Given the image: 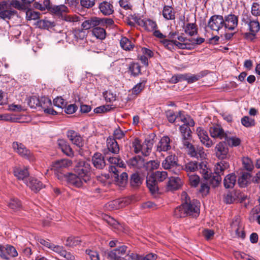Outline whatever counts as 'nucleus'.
<instances>
[{"instance_id": "nucleus-1", "label": "nucleus", "mask_w": 260, "mask_h": 260, "mask_svg": "<svg viewBox=\"0 0 260 260\" xmlns=\"http://www.w3.org/2000/svg\"><path fill=\"white\" fill-rule=\"evenodd\" d=\"M181 169L185 171L187 174L199 170L205 179L210 177L211 170L207 166L206 162H199L196 161H189L181 166Z\"/></svg>"}, {"instance_id": "nucleus-2", "label": "nucleus", "mask_w": 260, "mask_h": 260, "mask_svg": "<svg viewBox=\"0 0 260 260\" xmlns=\"http://www.w3.org/2000/svg\"><path fill=\"white\" fill-rule=\"evenodd\" d=\"M116 166L120 168H124L126 165L119 156H115V178H117V180H115V188L116 187L117 189L121 190L125 187L127 184L128 175L126 173L122 172L119 176V171L116 169Z\"/></svg>"}, {"instance_id": "nucleus-3", "label": "nucleus", "mask_w": 260, "mask_h": 260, "mask_svg": "<svg viewBox=\"0 0 260 260\" xmlns=\"http://www.w3.org/2000/svg\"><path fill=\"white\" fill-rule=\"evenodd\" d=\"M91 167L90 164L84 160L79 161L74 167V172L83 179L84 182L90 180V171Z\"/></svg>"}, {"instance_id": "nucleus-4", "label": "nucleus", "mask_w": 260, "mask_h": 260, "mask_svg": "<svg viewBox=\"0 0 260 260\" xmlns=\"http://www.w3.org/2000/svg\"><path fill=\"white\" fill-rule=\"evenodd\" d=\"M72 165V161L69 159H61L55 161L51 166V169L53 170L56 176L59 179H61L64 177L61 172L63 169L67 168Z\"/></svg>"}, {"instance_id": "nucleus-5", "label": "nucleus", "mask_w": 260, "mask_h": 260, "mask_svg": "<svg viewBox=\"0 0 260 260\" xmlns=\"http://www.w3.org/2000/svg\"><path fill=\"white\" fill-rule=\"evenodd\" d=\"M223 26V17L219 15L212 16L207 24V27L211 30L217 32Z\"/></svg>"}, {"instance_id": "nucleus-6", "label": "nucleus", "mask_w": 260, "mask_h": 260, "mask_svg": "<svg viewBox=\"0 0 260 260\" xmlns=\"http://www.w3.org/2000/svg\"><path fill=\"white\" fill-rule=\"evenodd\" d=\"M181 120L184 122V124L180 126V131L182 136L184 138H190L191 137V131L189 126H193L194 124L193 120L190 117L181 118Z\"/></svg>"}, {"instance_id": "nucleus-7", "label": "nucleus", "mask_w": 260, "mask_h": 260, "mask_svg": "<svg viewBox=\"0 0 260 260\" xmlns=\"http://www.w3.org/2000/svg\"><path fill=\"white\" fill-rule=\"evenodd\" d=\"M188 215L197 217L200 214V203L197 200L193 199L186 204H183Z\"/></svg>"}, {"instance_id": "nucleus-8", "label": "nucleus", "mask_w": 260, "mask_h": 260, "mask_svg": "<svg viewBox=\"0 0 260 260\" xmlns=\"http://www.w3.org/2000/svg\"><path fill=\"white\" fill-rule=\"evenodd\" d=\"M13 148L19 155L29 159L34 160V157L31 151L28 149L23 144L17 142H13Z\"/></svg>"}, {"instance_id": "nucleus-9", "label": "nucleus", "mask_w": 260, "mask_h": 260, "mask_svg": "<svg viewBox=\"0 0 260 260\" xmlns=\"http://www.w3.org/2000/svg\"><path fill=\"white\" fill-rule=\"evenodd\" d=\"M18 255V252L15 248L10 245H7L4 247L0 244V257L5 259L8 260L10 257H14Z\"/></svg>"}, {"instance_id": "nucleus-10", "label": "nucleus", "mask_w": 260, "mask_h": 260, "mask_svg": "<svg viewBox=\"0 0 260 260\" xmlns=\"http://www.w3.org/2000/svg\"><path fill=\"white\" fill-rule=\"evenodd\" d=\"M177 158L175 155H171L167 156L162 162V166L165 169L171 170L175 174L179 173V169L175 170L176 168L179 167L177 162Z\"/></svg>"}, {"instance_id": "nucleus-11", "label": "nucleus", "mask_w": 260, "mask_h": 260, "mask_svg": "<svg viewBox=\"0 0 260 260\" xmlns=\"http://www.w3.org/2000/svg\"><path fill=\"white\" fill-rule=\"evenodd\" d=\"M238 17L230 14L223 17V26L229 30H234L238 26Z\"/></svg>"}, {"instance_id": "nucleus-12", "label": "nucleus", "mask_w": 260, "mask_h": 260, "mask_svg": "<svg viewBox=\"0 0 260 260\" xmlns=\"http://www.w3.org/2000/svg\"><path fill=\"white\" fill-rule=\"evenodd\" d=\"M135 21L139 26L144 28L148 31H151L157 28V26L155 21L150 19H143L135 18Z\"/></svg>"}, {"instance_id": "nucleus-13", "label": "nucleus", "mask_w": 260, "mask_h": 260, "mask_svg": "<svg viewBox=\"0 0 260 260\" xmlns=\"http://www.w3.org/2000/svg\"><path fill=\"white\" fill-rule=\"evenodd\" d=\"M231 232L235 233L236 236L238 238L244 239L245 234L244 231V228L240 220L237 218L231 224Z\"/></svg>"}, {"instance_id": "nucleus-14", "label": "nucleus", "mask_w": 260, "mask_h": 260, "mask_svg": "<svg viewBox=\"0 0 260 260\" xmlns=\"http://www.w3.org/2000/svg\"><path fill=\"white\" fill-rule=\"evenodd\" d=\"M197 135L201 143L208 148L211 147L213 143L209 138L208 133L202 127H198L197 129Z\"/></svg>"}, {"instance_id": "nucleus-15", "label": "nucleus", "mask_w": 260, "mask_h": 260, "mask_svg": "<svg viewBox=\"0 0 260 260\" xmlns=\"http://www.w3.org/2000/svg\"><path fill=\"white\" fill-rule=\"evenodd\" d=\"M127 246L115 240V260H124L127 254Z\"/></svg>"}, {"instance_id": "nucleus-16", "label": "nucleus", "mask_w": 260, "mask_h": 260, "mask_svg": "<svg viewBox=\"0 0 260 260\" xmlns=\"http://www.w3.org/2000/svg\"><path fill=\"white\" fill-rule=\"evenodd\" d=\"M229 152V148L226 144L220 142L215 147V153L216 156L220 159H225Z\"/></svg>"}, {"instance_id": "nucleus-17", "label": "nucleus", "mask_w": 260, "mask_h": 260, "mask_svg": "<svg viewBox=\"0 0 260 260\" xmlns=\"http://www.w3.org/2000/svg\"><path fill=\"white\" fill-rule=\"evenodd\" d=\"M64 177L70 184L77 187H80L83 185V180L75 173H68L64 175Z\"/></svg>"}, {"instance_id": "nucleus-18", "label": "nucleus", "mask_w": 260, "mask_h": 260, "mask_svg": "<svg viewBox=\"0 0 260 260\" xmlns=\"http://www.w3.org/2000/svg\"><path fill=\"white\" fill-rule=\"evenodd\" d=\"M103 20L97 17H92L85 20L81 25L83 29L85 30L89 29L94 27L103 23Z\"/></svg>"}, {"instance_id": "nucleus-19", "label": "nucleus", "mask_w": 260, "mask_h": 260, "mask_svg": "<svg viewBox=\"0 0 260 260\" xmlns=\"http://www.w3.org/2000/svg\"><path fill=\"white\" fill-rule=\"evenodd\" d=\"M67 135L72 143L80 148L83 146V140L81 136L73 130H69L67 132Z\"/></svg>"}, {"instance_id": "nucleus-20", "label": "nucleus", "mask_w": 260, "mask_h": 260, "mask_svg": "<svg viewBox=\"0 0 260 260\" xmlns=\"http://www.w3.org/2000/svg\"><path fill=\"white\" fill-rule=\"evenodd\" d=\"M209 132L212 138H218L220 140L224 139L226 135L224 130L219 125H213L210 127Z\"/></svg>"}, {"instance_id": "nucleus-21", "label": "nucleus", "mask_w": 260, "mask_h": 260, "mask_svg": "<svg viewBox=\"0 0 260 260\" xmlns=\"http://www.w3.org/2000/svg\"><path fill=\"white\" fill-rule=\"evenodd\" d=\"M170 139L168 136L162 137L157 145V151L166 152L171 149Z\"/></svg>"}, {"instance_id": "nucleus-22", "label": "nucleus", "mask_w": 260, "mask_h": 260, "mask_svg": "<svg viewBox=\"0 0 260 260\" xmlns=\"http://www.w3.org/2000/svg\"><path fill=\"white\" fill-rule=\"evenodd\" d=\"M183 182L181 178L178 177H171L167 183L168 190H176L179 189L182 185Z\"/></svg>"}, {"instance_id": "nucleus-23", "label": "nucleus", "mask_w": 260, "mask_h": 260, "mask_svg": "<svg viewBox=\"0 0 260 260\" xmlns=\"http://www.w3.org/2000/svg\"><path fill=\"white\" fill-rule=\"evenodd\" d=\"M93 166L98 169H102L106 165L104 157L100 153H95L92 157Z\"/></svg>"}, {"instance_id": "nucleus-24", "label": "nucleus", "mask_w": 260, "mask_h": 260, "mask_svg": "<svg viewBox=\"0 0 260 260\" xmlns=\"http://www.w3.org/2000/svg\"><path fill=\"white\" fill-rule=\"evenodd\" d=\"M177 39V40H175V45L178 48L181 49H190V42H188L189 39L178 35Z\"/></svg>"}, {"instance_id": "nucleus-25", "label": "nucleus", "mask_w": 260, "mask_h": 260, "mask_svg": "<svg viewBox=\"0 0 260 260\" xmlns=\"http://www.w3.org/2000/svg\"><path fill=\"white\" fill-rule=\"evenodd\" d=\"M32 190L37 192L43 187V183L35 178L30 177L25 183Z\"/></svg>"}, {"instance_id": "nucleus-26", "label": "nucleus", "mask_w": 260, "mask_h": 260, "mask_svg": "<svg viewBox=\"0 0 260 260\" xmlns=\"http://www.w3.org/2000/svg\"><path fill=\"white\" fill-rule=\"evenodd\" d=\"M14 174L19 180H21L24 183L27 181V177L29 176V173L26 168H15L14 169Z\"/></svg>"}, {"instance_id": "nucleus-27", "label": "nucleus", "mask_w": 260, "mask_h": 260, "mask_svg": "<svg viewBox=\"0 0 260 260\" xmlns=\"http://www.w3.org/2000/svg\"><path fill=\"white\" fill-rule=\"evenodd\" d=\"M129 166L136 169H140L144 166V160L140 156L131 158L128 162Z\"/></svg>"}, {"instance_id": "nucleus-28", "label": "nucleus", "mask_w": 260, "mask_h": 260, "mask_svg": "<svg viewBox=\"0 0 260 260\" xmlns=\"http://www.w3.org/2000/svg\"><path fill=\"white\" fill-rule=\"evenodd\" d=\"M230 165L229 162L222 160L217 162L215 165L214 173L217 175H222L224 174L225 171L229 168Z\"/></svg>"}, {"instance_id": "nucleus-29", "label": "nucleus", "mask_w": 260, "mask_h": 260, "mask_svg": "<svg viewBox=\"0 0 260 260\" xmlns=\"http://www.w3.org/2000/svg\"><path fill=\"white\" fill-rule=\"evenodd\" d=\"M58 145L61 151L67 156L73 157L74 152L70 146L64 140H59L58 141Z\"/></svg>"}, {"instance_id": "nucleus-30", "label": "nucleus", "mask_w": 260, "mask_h": 260, "mask_svg": "<svg viewBox=\"0 0 260 260\" xmlns=\"http://www.w3.org/2000/svg\"><path fill=\"white\" fill-rule=\"evenodd\" d=\"M99 9L101 12L105 15H109L113 12L112 4L106 1H104L100 4Z\"/></svg>"}, {"instance_id": "nucleus-31", "label": "nucleus", "mask_w": 260, "mask_h": 260, "mask_svg": "<svg viewBox=\"0 0 260 260\" xmlns=\"http://www.w3.org/2000/svg\"><path fill=\"white\" fill-rule=\"evenodd\" d=\"M236 181V176L235 174L231 173L228 174L224 179V186L226 188H232L235 186Z\"/></svg>"}, {"instance_id": "nucleus-32", "label": "nucleus", "mask_w": 260, "mask_h": 260, "mask_svg": "<svg viewBox=\"0 0 260 260\" xmlns=\"http://www.w3.org/2000/svg\"><path fill=\"white\" fill-rule=\"evenodd\" d=\"M146 183L148 188L152 193L158 191L157 181L152 174L147 177Z\"/></svg>"}, {"instance_id": "nucleus-33", "label": "nucleus", "mask_w": 260, "mask_h": 260, "mask_svg": "<svg viewBox=\"0 0 260 260\" xmlns=\"http://www.w3.org/2000/svg\"><path fill=\"white\" fill-rule=\"evenodd\" d=\"M251 176L248 172H243L242 175L238 179V183L240 187H245L250 182Z\"/></svg>"}, {"instance_id": "nucleus-34", "label": "nucleus", "mask_w": 260, "mask_h": 260, "mask_svg": "<svg viewBox=\"0 0 260 260\" xmlns=\"http://www.w3.org/2000/svg\"><path fill=\"white\" fill-rule=\"evenodd\" d=\"M164 17L167 20H174L175 19V12L173 8L169 6H165L162 11Z\"/></svg>"}, {"instance_id": "nucleus-35", "label": "nucleus", "mask_w": 260, "mask_h": 260, "mask_svg": "<svg viewBox=\"0 0 260 260\" xmlns=\"http://www.w3.org/2000/svg\"><path fill=\"white\" fill-rule=\"evenodd\" d=\"M16 14V11L7 8L6 10L0 12V18L5 20H9Z\"/></svg>"}, {"instance_id": "nucleus-36", "label": "nucleus", "mask_w": 260, "mask_h": 260, "mask_svg": "<svg viewBox=\"0 0 260 260\" xmlns=\"http://www.w3.org/2000/svg\"><path fill=\"white\" fill-rule=\"evenodd\" d=\"M185 32L190 36H193L198 34L197 25L194 23H188L184 27Z\"/></svg>"}, {"instance_id": "nucleus-37", "label": "nucleus", "mask_w": 260, "mask_h": 260, "mask_svg": "<svg viewBox=\"0 0 260 260\" xmlns=\"http://www.w3.org/2000/svg\"><path fill=\"white\" fill-rule=\"evenodd\" d=\"M143 179L137 174H133L131 177L130 184L133 187H138L142 183Z\"/></svg>"}, {"instance_id": "nucleus-38", "label": "nucleus", "mask_w": 260, "mask_h": 260, "mask_svg": "<svg viewBox=\"0 0 260 260\" xmlns=\"http://www.w3.org/2000/svg\"><path fill=\"white\" fill-rule=\"evenodd\" d=\"M68 10V8L64 5L54 6L51 8V12L55 14L60 16L62 18V15H64Z\"/></svg>"}, {"instance_id": "nucleus-39", "label": "nucleus", "mask_w": 260, "mask_h": 260, "mask_svg": "<svg viewBox=\"0 0 260 260\" xmlns=\"http://www.w3.org/2000/svg\"><path fill=\"white\" fill-rule=\"evenodd\" d=\"M247 25L249 30L253 34H256L260 30V24L257 19H252Z\"/></svg>"}, {"instance_id": "nucleus-40", "label": "nucleus", "mask_w": 260, "mask_h": 260, "mask_svg": "<svg viewBox=\"0 0 260 260\" xmlns=\"http://www.w3.org/2000/svg\"><path fill=\"white\" fill-rule=\"evenodd\" d=\"M188 176L189 184L192 187H197L202 182L199 176L196 174H188Z\"/></svg>"}, {"instance_id": "nucleus-41", "label": "nucleus", "mask_w": 260, "mask_h": 260, "mask_svg": "<svg viewBox=\"0 0 260 260\" xmlns=\"http://www.w3.org/2000/svg\"><path fill=\"white\" fill-rule=\"evenodd\" d=\"M120 45L122 48L125 50H131L134 47V44L126 37H122L120 40Z\"/></svg>"}, {"instance_id": "nucleus-42", "label": "nucleus", "mask_w": 260, "mask_h": 260, "mask_svg": "<svg viewBox=\"0 0 260 260\" xmlns=\"http://www.w3.org/2000/svg\"><path fill=\"white\" fill-rule=\"evenodd\" d=\"M93 35L97 39L103 40L106 38V31L105 30L100 27H94L92 31Z\"/></svg>"}, {"instance_id": "nucleus-43", "label": "nucleus", "mask_w": 260, "mask_h": 260, "mask_svg": "<svg viewBox=\"0 0 260 260\" xmlns=\"http://www.w3.org/2000/svg\"><path fill=\"white\" fill-rule=\"evenodd\" d=\"M174 214L177 218H182L188 215L186 210L183 206V204H182L181 205L175 208Z\"/></svg>"}, {"instance_id": "nucleus-44", "label": "nucleus", "mask_w": 260, "mask_h": 260, "mask_svg": "<svg viewBox=\"0 0 260 260\" xmlns=\"http://www.w3.org/2000/svg\"><path fill=\"white\" fill-rule=\"evenodd\" d=\"M145 83L140 82L136 84L131 90V92L132 95V98H135L144 88Z\"/></svg>"}, {"instance_id": "nucleus-45", "label": "nucleus", "mask_w": 260, "mask_h": 260, "mask_svg": "<svg viewBox=\"0 0 260 260\" xmlns=\"http://www.w3.org/2000/svg\"><path fill=\"white\" fill-rule=\"evenodd\" d=\"M81 16H78L77 15H68L65 13L64 15H62L61 19L68 22H76L80 20Z\"/></svg>"}, {"instance_id": "nucleus-46", "label": "nucleus", "mask_w": 260, "mask_h": 260, "mask_svg": "<svg viewBox=\"0 0 260 260\" xmlns=\"http://www.w3.org/2000/svg\"><path fill=\"white\" fill-rule=\"evenodd\" d=\"M241 121L242 124L246 127H252L255 124L254 119L248 116L243 117Z\"/></svg>"}, {"instance_id": "nucleus-47", "label": "nucleus", "mask_w": 260, "mask_h": 260, "mask_svg": "<svg viewBox=\"0 0 260 260\" xmlns=\"http://www.w3.org/2000/svg\"><path fill=\"white\" fill-rule=\"evenodd\" d=\"M182 143L185 148L187 149L188 154L189 155H194L193 146L188 141L190 138H183Z\"/></svg>"}, {"instance_id": "nucleus-48", "label": "nucleus", "mask_w": 260, "mask_h": 260, "mask_svg": "<svg viewBox=\"0 0 260 260\" xmlns=\"http://www.w3.org/2000/svg\"><path fill=\"white\" fill-rule=\"evenodd\" d=\"M38 25L39 27L44 29H49L55 26L54 22L49 21L48 20H40L38 21Z\"/></svg>"}, {"instance_id": "nucleus-49", "label": "nucleus", "mask_w": 260, "mask_h": 260, "mask_svg": "<svg viewBox=\"0 0 260 260\" xmlns=\"http://www.w3.org/2000/svg\"><path fill=\"white\" fill-rule=\"evenodd\" d=\"M224 139L226 140L228 145L231 147H237L241 143V140L236 137H228L226 135Z\"/></svg>"}, {"instance_id": "nucleus-50", "label": "nucleus", "mask_w": 260, "mask_h": 260, "mask_svg": "<svg viewBox=\"0 0 260 260\" xmlns=\"http://www.w3.org/2000/svg\"><path fill=\"white\" fill-rule=\"evenodd\" d=\"M201 186L199 189V192L202 196H206L209 192L210 186L207 181H204L201 182Z\"/></svg>"}, {"instance_id": "nucleus-51", "label": "nucleus", "mask_w": 260, "mask_h": 260, "mask_svg": "<svg viewBox=\"0 0 260 260\" xmlns=\"http://www.w3.org/2000/svg\"><path fill=\"white\" fill-rule=\"evenodd\" d=\"M181 111H179L178 115H176L173 111L169 110L166 112V116L169 121L171 123H173L176 119L183 118L181 117Z\"/></svg>"}, {"instance_id": "nucleus-52", "label": "nucleus", "mask_w": 260, "mask_h": 260, "mask_svg": "<svg viewBox=\"0 0 260 260\" xmlns=\"http://www.w3.org/2000/svg\"><path fill=\"white\" fill-rule=\"evenodd\" d=\"M193 150L195 153L194 155H190L191 157L201 158H205L206 154H205L204 148L202 146H198L197 147L193 146Z\"/></svg>"}, {"instance_id": "nucleus-53", "label": "nucleus", "mask_w": 260, "mask_h": 260, "mask_svg": "<svg viewBox=\"0 0 260 260\" xmlns=\"http://www.w3.org/2000/svg\"><path fill=\"white\" fill-rule=\"evenodd\" d=\"M129 204V200L125 198L115 200V209L123 208Z\"/></svg>"}, {"instance_id": "nucleus-54", "label": "nucleus", "mask_w": 260, "mask_h": 260, "mask_svg": "<svg viewBox=\"0 0 260 260\" xmlns=\"http://www.w3.org/2000/svg\"><path fill=\"white\" fill-rule=\"evenodd\" d=\"M159 166V164L156 160H150L144 164V167L145 169L149 172H151L154 170L157 169Z\"/></svg>"}, {"instance_id": "nucleus-55", "label": "nucleus", "mask_w": 260, "mask_h": 260, "mask_svg": "<svg viewBox=\"0 0 260 260\" xmlns=\"http://www.w3.org/2000/svg\"><path fill=\"white\" fill-rule=\"evenodd\" d=\"M40 13L31 9H28L26 12V19L27 20H36L39 18Z\"/></svg>"}, {"instance_id": "nucleus-56", "label": "nucleus", "mask_w": 260, "mask_h": 260, "mask_svg": "<svg viewBox=\"0 0 260 260\" xmlns=\"http://www.w3.org/2000/svg\"><path fill=\"white\" fill-rule=\"evenodd\" d=\"M211 173L210 174V177L208 179L205 180L207 181L209 179L210 184L213 187H215L220 184L222 178L220 175H217L216 174L215 175L213 176V177H211Z\"/></svg>"}, {"instance_id": "nucleus-57", "label": "nucleus", "mask_w": 260, "mask_h": 260, "mask_svg": "<svg viewBox=\"0 0 260 260\" xmlns=\"http://www.w3.org/2000/svg\"><path fill=\"white\" fill-rule=\"evenodd\" d=\"M158 182H161L165 180L168 177V173L166 171H156L152 174Z\"/></svg>"}, {"instance_id": "nucleus-58", "label": "nucleus", "mask_w": 260, "mask_h": 260, "mask_svg": "<svg viewBox=\"0 0 260 260\" xmlns=\"http://www.w3.org/2000/svg\"><path fill=\"white\" fill-rule=\"evenodd\" d=\"M251 14L255 17L260 16V4L257 2H253L251 7Z\"/></svg>"}, {"instance_id": "nucleus-59", "label": "nucleus", "mask_w": 260, "mask_h": 260, "mask_svg": "<svg viewBox=\"0 0 260 260\" xmlns=\"http://www.w3.org/2000/svg\"><path fill=\"white\" fill-rule=\"evenodd\" d=\"M67 102L61 96H57L53 100V104L55 106L61 109L67 106Z\"/></svg>"}, {"instance_id": "nucleus-60", "label": "nucleus", "mask_w": 260, "mask_h": 260, "mask_svg": "<svg viewBox=\"0 0 260 260\" xmlns=\"http://www.w3.org/2000/svg\"><path fill=\"white\" fill-rule=\"evenodd\" d=\"M151 144L150 142L145 141V143L142 144L140 152H141L143 155L148 156L151 151Z\"/></svg>"}, {"instance_id": "nucleus-61", "label": "nucleus", "mask_w": 260, "mask_h": 260, "mask_svg": "<svg viewBox=\"0 0 260 260\" xmlns=\"http://www.w3.org/2000/svg\"><path fill=\"white\" fill-rule=\"evenodd\" d=\"M243 166L247 171H251L253 168V164L252 160L248 157H244L242 159Z\"/></svg>"}, {"instance_id": "nucleus-62", "label": "nucleus", "mask_w": 260, "mask_h": 260, "mask_svg": "<svg viewBox=\"0 0 260 260\" xmlns=\"http://www.w3.org/2000/svg\"><path fill=\"white\" fill-rule=\"evenodd\" d=\"M81 240L77 237H69L66 241V245L69 246H76L81 243Z\"/></svg>"}, {"instance_id": "nucleus-63", "label": "nucleus", "mask_w": 260, "mask_h": 260, "mask_svg": "<svg viewBox=\"0 0 260 260\" xmlns=\"http://www.w3.org/2000/svg\"><path fill=\"white\" fill-rule=\"evenodd\" d=\"M28 104L31 108H36L37 107H40V99L35 96H32L29 99Z\"/></svg>"}, {"instance_id": "nucleus-64", "label": "nucleus", "mask_w": 260, "mask_h": 260, "mask_svg": "<svg viewBox=\"0 0 260 260\" xmlns=\"http://www.w3.org/2000/svg\"><path fill=\"white\" fill-rule=\"evenodd\" d=\"M85 252L89 256L87 258L88 259L90 260H100L99 254L96 251L90 249H86Z\"/></svg>"}]
</instances>
